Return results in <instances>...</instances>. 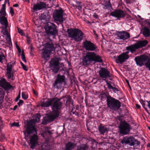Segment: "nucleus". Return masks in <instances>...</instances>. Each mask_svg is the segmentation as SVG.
Listing matches in <instances>:
<instances>
[{"label":"nucleus","instance_id":"1","mask_svg":"<svg viewBox=\"0 0 150 150\" xmlns=\"http://www.w3.org/2000/svg\"><path fill=\"white\" fill-rule=\"evenodd\" d=\"M41 116L39 114H37L35 116L32 121L28 123L26 129L23 132L25 136V138L26 139V137L28 135H30L32 133H34V134L31 137L30 139V142L31 144L30 148L33 149L35 146V145L36 144L38 140V136L37 135L35 134L36 133V129L35 127V126L33 124V122L34 123L38 122L40 119Z\"/></svg>","mask_w":150,"mask_h":150},{"label":"nucleus","instance_id":"2","mask_svg":"<svg viewBox=\"0 0 150 150\" xmlns=\"http://www.w3.org/2000/svg\"><path fill=\"white\" fill-rule=\"evenodd\" d=\"M61 99L52 98L47 100L46 102H41V105L42 107H48L51 106L52 111L50 112L52 113L57 117L59 115V110L62 107V103L60 101Z\"/></svg>","mask_w":150,"mask_h":150},{"label":"nucleus","instance_id":"3","mask_svg":"<svg viewBox=\"0 0 150 150\" xmlns=\"http://www.w3.org/2000/svg\"><path fill=\"white\" fill-rule=\"evenodd\" d=\"M93 61L102 62V60L99 55L96 54L94 52H87L82 59V65L85 67H88Z\"/></svg>","mask_w":150,"mask_h":150},{"label":"nucleus","instance_id":"4","mask_svg":"<svg viewBox=\"0 0 150 150\" xmlns=\"http://www.w3.org/2000/svg\"><path fill=\"white\" fill-rule=\"evenodd\" d=\"M136 64L140 67L145 64L150 71V59L147 56L142 55L135 57L134 59Z\"/></svg>","mask_w":150,"mask_h":150},{"label":"nucleus","instance_id":"5","mask_svg":"<svg viewBox=\"0 0 150 150\" xmlns=\"http://www.w3.org/2000/svg\"><path fill=\"white\" fill-rule=\"evenodd\" d=\"M67 32L68 36L73 38L76 41L81 40L84 34L81 30L77 29H68Z\"/></svg>","mask_w":150,"mask_h":150},{"label":"nucleus","instance_id":"6","mask_svg":"<svg viewBox=\"0 0 150 150\" xmlns=\"http://www.w3.org/2000/svg\"><path fill=\"white\" fill-rule=\"evenodd\" d=\"M107 105L110 108L114 110H117L120 108L121 103L119 100L110 96H107Z\"/></svg>","mask_w":150,"mask_h":150},{"label":"nucleus","instance_id":"7","mask_svg":"<svg viewBox=\"0 0 150 150\" xmlns=\"http://www.w3.org/2000/svg\"><path fill=\"white\" fill-rule=\"evenodd\" d=\"M45 33L48 35H53L55 36L57 35L58 30L57 28V26L53 23L50 22H48L45 25Z\"/></svg>","mask_w":150,"mask_h":150},{"label":"nucleus","instance_id":"8","mask_svg":"<svg viewBox=\"0 0 150 150\" xmlns=\"http://www.w3.org/2000/svg\"><path fill=\"white\" fill-rule=\"evenodd\" d=\"M148 42L146 40L138 41L134 44L131 45L126 47L127 50H130L133 53L137 49L145 46L148 44Z\"/></svg>","mask_w":150,"mask_h":150},{"label":"nucleus","instance_id":"9","mask_svg":"<svg viewBox=\"0 0 150 150\" xmlns=\"http://www.w3.org/2000/svg\"><path fill=\"white\" fill-rule=\"evenodd\" d=\"M59 59L58 58H54L51 60L50 62V67L54 73H57L59 70Z\"/></svg>","mask_w":150,"mask_h":150},{"label":"nucleus","instance_id":"10","mask_svg":"<svg viewBox=\"0 0 150 150\" xmlns=\"http://www.w3.org/2000/svg\"><path fill=\"white\" fill-rule=\"evenodd\" d=\"M121 143L123 144H129L130 146H133L135 144L139 145L140 142L134 138L131 137H124L121 141Z\"/></svg>","mask_w":150,"mask_h":150},{"label":"nucleus","instance_id":"11","mask_svg":"<svg viewBox=\"0 0 150 150\" xmlns=\"http://www.w3.org/2000/svg\"><path fill=\"white\" fill-rule=\"evenodd\" d=\"M119 127L121 134H126L129 133L131 129L130 125L125 122H121Z\"/></svg>","mask_w":150,"mask_h":150},{"label":"nucleus","instance_id":"12","mask_svg":"<svg viewBox=\"0 0 150 150\" xmlns=\"http://www.w3.org/2000/svg\"><path fill=\"white\" fill-rule=\"evenodd\" d=\"M100 77L105 80V79L110 77V73L108 70L105 68L101 67L99 71Z\"/></svg>","mask_w":150,"mask_h":150},{"label":"nucleus","instance_id":"13","mask_svg":"<svg viewBox=\"0 0 150 150\" xmlns=\"http://www.w3.org/2000/svg\"><path fill=\"white\" fill-rule=\"evenodd\" d=\"M14 64V63H13L11 64H8L7 65L6 69V76L8 79H12V80L14 72V70L13 69Z\"/></svg>","mask_w":150,"mask_h":150},{"label":"nucleus","instance_id":"14","mask_svg":"<svg viewBox=\"0 0 150 150\" xmlns=\"http://www.w3.org/2000/svg\"><path fill=\"white\" fill-rule=\"evenodd\" d=\"M83 46L86 50L93 51L97 48L96 47L93 43L87 40H86L83 42Z\"/></svg>","mask_w":150,"mask_h":150},{"label":"nucleus","instance_id":"15","mask_svg":"<svg viewBox=\"0 0 150 150\" xmlns=\"http://www.w3.org/2000/svg\"><path fill=\"white\" fill-rule=\"evenodd\" d=\"M0 22L1 24L4 25L5 34L7 35V38L8 39L9 41H11V37L10 36L8 35V32L7 29L8 23L7 18L4 16H2L0 17Z\"/></svg>","mask_w":150,"mask_h":150},{"label":"nucleus","instance_id":"16","mask_svg":"<svg viewBox=\"0 0 150 150\" xmlns=\"http://www.w3.org/2000/svg\"><path fill=\"white\" fill-rule=\"evenodd\" d=\"M57 117L50 112L47 116L44 117L42 124L43 125H46L48 122L53 121Z\"/></svg>","mask_w":150,"mask_h":150},{"label":"nucleus","instance_id":"17","mask_svg":"<svg viewBox=\"0 0 150 150\" xmlns=\"http://www.w3.org/2000/svg\"><path fill=\"white\" fill-rule=\"evenodd\" d=\"M117 37L119 39L125 40L130 38L129 33L125 31H117L116 33Z\"/></svg>","mask_w":150,"mask_h":150},{"label":"nucleus","instance_id":"18","mask_svg":"<svg viewBox=\"0 0 150 150\" xmlns=\"http://www.w3.org/2000/svg\"><path fill=\"white\" fill-rule=\"evenodd\" d=\"M65 76L64 75H61L60 74L57 75V78L55 80L54 83L53 84L54 87L58 88V86L60 85L64 81Z\"/></svg>","mask_w":150,"mask_h":150},{"label":"nucleus","instance_id":"19","mask_svg":"<svg viewBox=\"0 0 150 150\" xmlns=\"http://www.w3.org/2000/svg\"><path fill=\"white\" fill-rule=\"evenodd\" d=\"M110 15L118 18H123L125 16V14L124 11L120 9L116 10L111 12Z\"/></svg>","mask_w":150,"mask_h":150},{"label":"nucleus","instance_id":"20","mask_svg":"<svg viewBox=\"0 0 150 150\" xmlns=\"http://www.w3.org/2000/svg\"><path fill=\"white\" fill-rule=\"evenodd\" d=\"M44 46L45 47V48L48 49L51 52L52 51H55L56 49L60 47L58 44H53L50 42L46 43L44 45Z\"/></svg>","mask_w":150,"mask_h":150},{"label":"nucleus","instance_id":"21","mask_svg":"<svg viewBox=\"0 0 150 150\" xmlns=\"http://www.w3.org/2000/svg\"><path fill=\"white\" fill-rule=\"evenodd\" d=\"M54 19L60 22L63 21V12L61 10H57L54 14Z\"/></svg>","mask_w":150,"mask_h":150},{"label":"nucleus","instance_id":"22","mask_svg":"<svg viewBox=\"0 0 150 150\" xmlns=\"http://www.w3.org/2000/svg\"><path fill=\"white\" fill-rule=\"evenodd\" d=\"M48 7V6L46 5L45 3L44 2H40L34 5L33 9L34 10H40L44 8Z\"/></svg>","mask_w":150,"mask_h":150},{"label":"nucleus","instance_id":"23","mask_svg":"<svg viewBox=\"0 0 150 150\" xmlns=\"http://www.w3.org/2000/svg\"><path fill=\"white\" fill-rule=\"evenodd\" d=\"M41 55L42 58L45 60H47L49 59L50 55L51 53L50 51L46 48H43L41 50Z\"/></svg>","mask_w":150,"mask_h":150},{"label":"nucleus","instance_id":"24","mask_svg":"<svg viewBox=\"0 0 150 150\" xmlns=\"http://www.w3.org/2000/svg\"><path fill=\"white\" fill-rule=\"evenodd\" d=\"M0 86L6 90H8L12 87V86L8 82H7L4 78L0 80Z\"/></svg>","mask_w":150,"mask_h":150},{"label":"nucleus","instance_id":"25","mask_svg":"<svg viewBox=\"0 0 150 150\" xmlns=\"http://www.w3.org/2000/svg\"><path fill=\"white\" fill-rule=\"evenodd\" d=\"M98 129L100 133L102 134H104L108 130V129L106 127L101 124H100L98 126Z\"/></svg>","mask_w":150,"mask_h":150},{"label":"nucleus","instance_id":"26","mask_svg":"<svg viewBox=\"0 0 150 150\" xmlns=\"http://www.w3.org/2000/svg\"><path fill=\"white\" fill-rule=\"evenodd\" d=\"M76 146L74 143L69 142L65 145V150H72L74 149Z\"/></svg>","mask_w":150,"mask_h":150},{"label":"nucleus","instance_id":"27","mask_svg":"<svg viewBox=\"0 0 150 150\" xmlns=\"http://www.w3.org/2000/svg\"><path fill=\"white\" fill-rule=\"evenodd\" d=\"M126 56H125L123 53L118 56V59L120 63L122 64V63L124 62L128 58V57Z\"/></svg>","mask_w":150,"mask_h":150},{"label":"nucleus","instance_id":"28","mask_svg":"<svg viewBox=\"0 0 150 150\" xmlns=\"http://www.w3.org/2000/svg\"><path fill=\"white\" fill-rule=\"evenodd\" d=\"M142 34L145 37H148L150 35V30L146 27H144L143 31Z\"/></svg>","mask_w":150,"mask_h":150},{"label":"nucleus","instance_id":"29","mask_svg":"<svg viewBox=\"0 0 150 150\" xmlns=\"http://www.w3.org/2000/svg\"><path fill=\"white\" fill-rule=\"evenodd\" d=\"M88 148L87 145L82 144L77 146L76 150H88Z\"/></svg>","mask_w":150,"mask_h":150},{"label":"nucleus","instance_id":"30","mask_svg":"<svg viewBox=\"0 0 150 150\" xmlns=\"http://www.w3.org/2000/svg\"><path fill=\"white\" fill-rule=\"evenodd\" d=\"M6 2L2 5V7L0 11V13L4 16H6V13L5 11Z\"/></svg>","mask_w":150,"mask_h":150},{"label":"nucleus","instance_id":"31","mask_svg":"<svg viewBox=\"0 0 150 150\" xmlns=\"http://www.w3.org/2000/svg\"><path fill=\"white\" fill-rule=\"evenodd\" d=\"M4 92L2 88H0V103H2L4 98Z\"/></svg>","mask_w":150,"mask_h":150},{"label":"nucleus","instance_id":"32","mask_svg":"<svg viewBox=\"0 0 150 150\" xmlns=\"http://www.w3.org/2000/svg\"><path fill=\"white\" fill-rule=\"evenodd\" d=\"M49 16L48 14L46 13H44L42 14L40 16V19L42 20H47L49 18Z\"/></svg>","mask_w":150,"mask_h":150},{"label":"nucleus","instance_id":"33","mask_svg":"<svg viewBox=\"0 0 150 150\" xmlns=\"http://www.w3.org/2000/svg\"><path fill=\"white\" fill-rule=\"evenodd\" d=\"M103 8L105 9H110L111 8H112L110 2L109 1L106 2Z\"/></svg>","mask_w":150,"mask_h":150},{"label":"nucleus","instance_id":"34","mask_svg":"<svg viewBox=\"0 0 150 150\" xmlns=\"http://www.w3.org/2000/svg\"><path fill=\"white\" fill-rule=\"evenodd\" d=\"M5 139H6V138L4 134L1 133L0 135V142H3Z\"/></svg>","mask_w":150,"mask_h":150},{"label":"nucleus","instance_id":"35","mask_svg":"<svg viewBox=\"0 0 150 150\" xmlns=\"http://www.w3.org/2000/svg\"><path fill=\"white\" fill-rule=\"evenodd\" d=\"M106 95L105 93L101 94L99 96V98H100L101 100L103 99L106 98Z\"/></svg>","mask_w":150,"mask_h":150},{"label":"nucleus","instance_id":"36","mask_svg":"<svg viewBox=\"0 0 150 150\" xmlns=\"http://www.w3.org/2000/svg\"><path fill=\"white\" fill-rule=\"evenodd\" d=\"M21 57L23 60L25 62H26V60L25 59V54H24V51L23 50L22 52Z\"/></svg>","mask_w":150,"mask_h":150},{"label":"nucleus","instance_id":"37","mask_svg":"<svg viewBox=\"0 0 150 150\" xmlns=\"http://www.w3.org/2000/svg\"><path fill=\"white\" fill-rule=\"evenodd\" d=\"M11 126H14L17 127H19V125L18 122H14L11 124Z\"/></svg>","mask_w":150,"mask_h":150},{"label":"nucleus","instance_id":"38","mask_svg":"<svg viewBox=\"0 0 150 150\" xmlns=\"http://www.w3.org/2000/svg\"><path fill=\"white\" fill-rule=\"evenodd\" d=\"M22 96L23 98L24 99H26L28 98V96H27L24 92H22Z\"/></svg>","mask_w":150,"mask_h":150},{"label":"nucleus","instance_id":"39","mask_svg":"<svg viewBox=\"0 0 150 150\" xmlns=\"http://www.w3.org/2000/svg\"><path fill=\"white\" fill-rule=\"evenodd\" d=\"M4 56L1 52L0 53V62H2V60L4 58Z\"/></svg>","mask_w":150,"mask_h":150},{"label":"nucleus","instance_id":"40","mask_svg":"<svg viewBox=\"0 0 150 150\" xmlns=\"http://www.w3.org/2000/svg\"><path fill=\"white\" fill-rule=\"evenodd\" d=\"M2 121L1 120V117H0V131L3 128Z\"/></svg>","mask_w":150,"mask_h":150},{"label":"nucleus","instance_id":"41","mask_svg":"<svg viewBox=\"0 0 150 150\" xmlns=\"http://www.w3.org/2000/svg\"><path fill=\"white\" fill-rule=\"evenodd\" d=\"M106 82L108 85V88L109 89H112L113 87H112L110 83L108 82L107 81H106Z\"/></svg>","mask_w":150,"mask_h":150},{"label":"nucleus","instance_id":"42","mask_svg":"<svg viewBox=\"0 0 150 150\" xmlns=\"http://www.w3.org/2000/svg\"><path fill=\"white\" fill-rule=\"evenodd\" d=\"M17 28L18 29V32L19 33H20L21 35H23V30H21L20 29H19L18 27H17Z\"/></svg>","mask_w":150,"mask_h":150},{"label":"nucleus","instance_id":"43","mask_svg":"<svg viewBox=\"0 0 150 150\" xmlns=\"http://www.w3.org/2000/svg\"><path fill=\"white\" fill-rule=\"evenodd\" d=\"M10 13H11L12 16L14 14V12L13 8L11 7L10 8Z\"/></svg>","mask_w":150,"mask_h":150},{"label":"nucleus","instance_id":"44","mask_svg":"<svg viewBox=\"0 0 150 150\" xmlns=\"http://www.w3.org/2000/svg\"><path fill=\"white\" fill-rule=\"evenodd\" d=\"M128 51H126V52L123 53L124 54L125 56H126V57H128V58H129V55H128V54L129 53V51H130V50H127Z\"/></svg>","mask_w":150,"mask_h":150},{"label":"nucleus","instance_id":"45","mask_svg":"<svg viewBox=\"0 0 150 150\" xmlns=\"http://www.w3.org/2000/svg\"><path fill=\"white\" fill-rule=\"evenodd\" d=\"M20 92L19 93V94L18 95V96H17V97L16 98L15 100L16 101H17L18 100H19V99L20 98Z\"/></svg>","mask_w":150,"mask_h":150},{"label":"nucleus","instance_id":"46","mask_svg":"<svg viewBox=\"0 0 150 150\" xmlns=\"http://www.w3.org/2000/svg\"><path fill=\"white\" fill-rule=\"evenodd\" d=\"M23 103V100H19V102L18 103V104L19 106H20L21 104H22Z\"/></svg>","mask_w":150,"mask_h":150},{"label":"nucleus","instance_id":"47","mask_svg":"<svg viewBox=\"0 0 150 150\" xmlns=\"http://www.w3.org/2000/svg\"><path fill=\"white\" fill-rule=\"evenodd\" d=\"M146 102L147 103V106L150 109V100L146 101Z\"/></svg>","mask_w":150,"mask_h":150},{"label":"nucleus","instance_id":"48","mask_svg":"<svg viewBox=\"0 0 150 150\" xmlns=\"http://www.w3.org/2000/svg\"><path fill=\"white\" fill-rule=\"evenodd\" d=\"M113 91L115 92H116V91H118L117 88L115 87H113L112 89Z\"/></svg>","mask_w":150,"mask_h":150},{"label":"nucleus","instance_id":"49","mask_svg":"<svg viewBox=\"0 0 150 150\" xmlns=\"http://www.w3.org/2000/svg\"><path fill=\"white\" fill-rule=\"evenodd\" d=\"M22 67L26 71L28 70V68L26 66L24 65V66L23 67Z\"/></svg>","mask_w":150,"mask_h":150},{"label":"nucleus","instance_id":"50","mask_svg":"<svg viewBox=\"0 0 150 150\" xmlns=\"http://www.w3.org/2000/svg\"><path fill=\"white\" fill-rule=\"evenodd\" d=\"M27 43L28 44L30 43V38H29L28 37H27Z\"/></svg>","mask_w":150,"mask_h":150},{"label":"nucleus","instance_id":"51","mask_svg":"<svg viewBox=\"0 0 150 150\" xmlns=\"http://www.w3.org/2000/svg\"><path fill=\"white\" fill-rule=\"evenodd\" d=\"M145 104H144V103H143V104H142L143 106V107L144 108V109H145V110H146V111H147V108H146L145 107V106H145Z\"/></svg>","mask_w":150,"mask_h":150},{"label":"nucleus","instance_id":"52","mask_svg":"<svg viewBox=\"0 0 150 150\" xmlns=\"http://www.w3.org/2000/svg\"><path fill=\"white\" fill-rule=\"evenodd\" d=\"M33 93L36 95H38V93L36 92L35 90L34 89H33Z\"/></svg>","mask_w":150,"mask_h":150},{"label":"nucleus","instance_id":"53","mask_svg":"<svg viewBox=\"0 0 150 150\" xmlns=\"http://www.w3.org/2000/svg\"><path fill=\"white\" fill-rule=\"evenodd\" d=\"M17 49L18 50V52L19 53H20L21 52V50L20 48V47L19 46L17 47Z\"/></svg>","mask_w":150,"mask_h":150},{"label":"nucleus","instance_id":"54","mask_svg":"<svg viewBox=\"0 0 150 150\" xmlns=\"http://www.w3.org/2000/svg\"><path fill=\"white\" fill-rule=\"evenodd\" d=\"M45 133H48V134H50L51 133V131H49V130H47V131H45Z\"/></svg>","mask_w":150,"mask_h":150},{"label":"nucleus","instance_id":"55","mask_svg":"<svg viewBox=\"0 0 150 150\" xmlns=\"http://www.w3.org/2000/svg\"><path fill=\"white\" fill-rule=\"evenodd\" d=\"M136 106L137 108L139 109L140 108V106L138 104H136Z\"/></svg>","mask_w":150,"mask_h":150},{"label":"nucleus","instance_id":"56","mask_svg":"<svg viewBox=\"0 0 150 150\" xmlns=\"http://www.w3.org/2000/svg\"><path fill=\"white\" fill-rule=\"evenodd\" d=\"M13 6L15 7H17L18 6V4H15L13 5Z\"/></svg>","mask_w":150,"mask_h":150},{"label":"nucleus","instance_id":"57","mask_svg":"<svg viewBox=\"0 0 150 150\" xmlns=\"http://www.w3.org/2000/svg\"><path fill=\"white\" fill-rule=\"evenodd\" d=\"M126 82H127V83L129 88H131V87L129 85V81H128L127 80H126Z\"/></svg>","mask_w":150,"mask_h":150},{"label":"nucleus","instance_id":"58","mask_svg":"<svg viewBox=\"0 0 150 150\" xmlns=\"http://www.w3.org/2000/svg\"><path fill=\"white\" fill-rule=\"evenodd\" d=\"M0 147H1V148H2V150H5L4 146H0Z\"/></svg>","mask_w":150,"mask_h":150},{"label":"nucleus","instance_id":"59","mask_svg":"<svg viewBox=\"0 0 150 150\" xmlns=\"http://www.w3.org/2000/svg\"><path fill=\"white\" fill-rule=\"evenodd\" d=\"M17 108V105H15L14 107L13 108V110H15Z\"/></svg>","mask_w":150,"mask_h":150},{"label":"nucleus","instance_id":"60","mask_svg":"<svg viewBox=\"0 0 150 150\" xmlns=\"http://www.w3.org/2000/svg\"><path fill=\"white\" fill-rule=\"evenodd\" d=\"M33 46L32 45H30V49H31V51H32V50H33Z\"/></svg>","mask_w":150,"mask_h":150},{"label":"nucleus","instance_id":"61","mask_svg":"<svg viewBox=\"0 0 150 150\" xmlns=\"http://www.w3.org/2000/svg\"><path fill=\"white\" fill-rule=\"evenodd\" d=\"M2 103H0V108L1 109L2 108Z\"/></svg>","mask_w":150,"mask_h":150},{"label":"nucleus","instance_id":"62","mask_svg":"<svg viewBox=\"0 0 150 150\" xmlns=\"http://www.w3.org/2000/svg\"><path fill=\"white\" fill-rule=\"evenodd\" d=\"M78 7H79V8H80L81 9V6H80V5H79L78 6Z\"/></svg>","mask_w":150,"mask_h":150},{"label":"nucleus","instance_id":"63","mask_svg":"<svg viewBox=\"0 0 150 150\" xmlns=\"http://www.w3.org/2000/svg\"><path fill=\"white\" fill-rule=\"evenodd\" d=\"M148 146L150 147V144H148V145H147Z\"/></svg>","mask_w":150,"mask_h":150},{"label":"nucleus","instance_id":"64","mask_svg":"<svg viewBox=\"0 0 150 150\" xmlns=\"http://www.w3.org/2000/svg\"><path fill=\"white\" fill-rule=\"evenodd\" d=\"M148 129L150 130V127H148Z\"/></svg>","mask_w":150,"mask_h":150}]
</instances>
